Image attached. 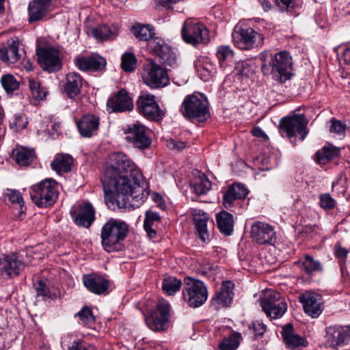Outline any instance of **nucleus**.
Returning <instances> with one entry per match:
<instances>
[{
	"label": "nucleus",
	"mask_w": 350,
	"mask_h": 350,
	"mask_svg": "<svg viewBox=\"0 0 350 350\" xmlns=\"http://www.w3.org/2000/svg\"><path fill=\"white\" fill-rule=\"evenodd\" d=\"M150 53L159 57L161 62L171 67L176 66V57L171 47L161 38L152 37L148 42Z\"/></svg>",
	"instance_id": "4468645a"
},
{
	"label": "nucleus",
	"mask_w": 350,
	"mask_h": 350,
	"mask_svg": "<svg viewBox=\"0 0 350 350\" xmlns=\"http://www.w3.org/2000/svg\"><path fill=\"white\" fill-rule=\"evenodd\" d=\"M161 217L157 212L148 211L146 213V217L144 221V228L150 238H154L157 232L153 227L156 226V224L159 223Z\"/></svg>",
	"instance_id": "58836bf2"
},
{
	"label": "nucleus",
	"mask_w": 350,
	"mask_h": 350,
	"mask_svg": "<svg viewBox=\"0 0 350 350\" xmlns=\"http://www.w3.org/2000/svg\"><path fill=\"white\" fill-rule=\"evenodd\" d=\"M342 58L345 64L350 65V44L345 46L342 53Z\"/></svg>",
	"instance_id": "69168bd1"
},
{
	"label": "nucleus",
	"mask_w": 350,
	"mask_h": 350,
	"mask_svg": "<svg viewBox=\"0 0 350 350\" xmlns=\"http://www.w3.org/2000/svg\"><path fill=\"white\" fill-rule=\"evenodd\" d=\"M137 106L140 113L147 119L159 120L164 116V111L159 108L152 94L142 93L138 98Z\"/></svg>",
	"instance_id": "2eb2a0df"
},
{
	"label": "nucleus",
	"mask_w": 350,
	"mask_h": 350,
	"mask_svg": "<svg viewBox=\"0 0 350 350\" xmlns=\"http://www.w3.org/2000/svg\"><path fill=\"white\" fill-rule=\"evenodd\" d=\"M193 191L198 196L206 194L211 187L210 180L202 174L191 184Z\"/></svg>",
	"instance_id": "79ce46f5"
},
{
	"label": "nucleus",
	"mask_w": 350,
	"mask_h": 350,
	"mask_svg": "<svg viewBox=\"0 0 350 350\" xmlns=\"http://www.w3.org/2000/svg\"><path fill=\"white\" fill-rule=\"evenodd\" d=\"M181 280L175 277L167 276L162 282V289L168 295H172L180 288Z\"/></svg>",
	"instance_id": "37998d69"
},
{
	"label": "nucleus",
	"mask_w": 350,
	"mask_h": 350,
	"mask_svg": "<svg viewBox=\"0 0 350 350\" xmlns=\"http://www.w3.org/2000/svg\"><path fill=\"white\" fill-rule=\"evenodd\" d=\"M340 149L331 144L325 146L321 150L317 152L315 159L319 164H325L335 157H338Z\"/></svg>",
	"instance_id": "4c0bfd02"
},
{
	"label": "nucleus",
	"mask_w": 350,
	"mask_h": 350,
	"mask_svg": "<svg viewBox=\"0 0 350 350\" xmlns=\"http://www.w3.org/2000/svg\"><path fill=\"white\" fill-rule=\"evenodd\" d=\"M92 36L101 41L113 40L119 34L118 28L113 25H101L91 29Z\"/></svg>",
	"instance_id": "7c9ffc66"
},
{
	"label": "nucleus",
	"mask_w": 350,
	"mask_h": 350,
	"mask_svg": "<svg viewBox=\"0 0 350 350\" xmlns=\"http://www.w3.org/2000/svg\"><path fill=\"white\" fill-rule=\"evenodd\" d=\"M28 124L27 118L22 113H16L10 120V126L14 131H19L25 129Z\"/></svg>",
	"instance_id": "8fccbe9b"
},
{
	"label": "nucleus",
	"mask_w": 350,
	"mask_h": 350,
	"mask_svg": "<svg viewBox=\"0 0 350 350\" xmlns=\"http://www.w3.org/2000/svg\"><path fill=\"white\" fill-rule=\"evenodd\" d=\"M196 69L200 78L204 81H209L215 72V66L208 60L199 62L196 64Z\"/></svg>",
	"instance_id": "a19ab883"
},
{
	"label": "nucleus",
	"mask_w": 350,
	"mask_h": 350,
	"mask_svg": "<svg viewBox=\"0 0 350 350\" xmlns=\"http://www.w3.org/2000/svg\"><path fill=\"white\" fill-rule=\"evenodd\" d=\"M295 264L308 275H312L314 272L321 271L322 269L321 263L309 255H305L298 261L295 262Z\"/></svg>",
	"instance_id": "e433bc0d"
},
{
	"label": "nucleus",
	"mask_w": 350,
	"mask_h": 350,
	"mask_svg": "<svg viewBox=\"0 0 350 350\" xmlns=\"http://www.w3.org/2000/svg\"><path fill=\"white\" fill-rule=\"evenodd\" d=\"M282 335L284 342L288 348L295 349L305 345V340L293 333V327L291 324L284 326Z\"/></svg>",
	"instance_id": "72a5a7b5"
},
{
	"label": "nucleus",
	"mask_w": 350,
	"mask_h": 350,
	"mask_svg": "<svg viewBox=\"0 0 350 350\" xmlns=\"http://www.w3.org/2000/svg\"><path fill=\"white\" fill-rule=\"evenodd\" d=\"M252 328L256 336H262L266 331L267 326L260 321L252 323Z\"/></svg>",
	"instance_id": "680f3d73"
},
{
	"label": "nucleus",
	"mask_w": 350,
	"mask_h": 350,
	"mask_svg": "<svg viewBox=\"0 0 350 350\" xmlns=\"http://www.w3.org/2000/svg\"><path fill=\"white\" fill-rule=\"evenodd\" d=\"M62 347L64 350H93L92 345L86 346L81 340H67L64 338L62 341Z\"/></svg>",
	"instance_id": "de8ad7c7"
},
{
	"label": "nucleus",
	"mask_w": 350,
	"mask_h": 350,
	"mask_svg": "<svg viewBox=\"0 0 350 350\" xmlns=\"http://www.w3.org/2000/svg\"><path fill=\"white\" fill-rule=\"evenodd\" d=\"M247 193L248 191L243 185L234 183L224 193L223 204L227 209L230 208L236 200L245 198Z\"/></svg>",
	"instance_id": "cd10ccee"
},
{
	"label": "nucleus",
	"mask_w": 350,
	"mask_h": 350,
	"mask_svg": "<svg viewBox=\"0 0 350 350\" xmlns=\"http://www.w3.org/2000/svg\"><path fill=\"white\" fill-rule=\"evenodd\" d=\"M83 85L81 77L77 72L66 75L64 83V91L70 98H75L80 92Z\"/></svg>",
	"instance_id": "c756f323"
},
{
	"label": "nucleus",
	"mask_w": 350,
	"mask_h": 350,
	"mask_svg": "<svg viewBox=\"0 0 350 350\" xmlns=\"http://www.w3.org/2000/svg\"><path fill=\"white\" fill-rule=\"evenodd\" d=\"M107 107L109 113L122 112L131 111L133 105L128 93L124 90H120L116 94L108 99Z\"/></svg>",
	"instance_id": "412c9836"
},
{
	"label": "nucleus",
	"mask_w": 350,
	"mask_h": 350,
	"mask_svg": "<svg viewBox=\"0 0 350 350\" xmlns=\"http://www.w3.org/2000/svg\"><path fill=\"white\" fill-rule=\"evenodd\" d=\"M12 158L19 166H28L35 159L36 154L33 149L20 146L13 150Z\"/></svg>",
	"instance_id": "473e14b6"
},
{
	"label": "nucleus",
	"mask_w": 350,
	"mask_h": 350,
	"mask_svg": "<svg viewBox=\"0 0 350 350\" xmlns=\"http://www.w3.org/2000/svg\"><path fill=\"white\" fill-rule=\"evenodd\" d=\"M320 204L323 208L332 209L335 206V200L329 193H325L320 197Z\"/></svg>",
	"instance_id": "13d9d810"
},
{
	"label": "nucleus",
	"mask_w": 350,
	"mask_h": 350,
	"mask_svg": "<svg viewBox=\"0 0 350 350\" xmlns=\"http://www.w3.org/2000/svg\"><path fill=\"white\" fill-rule=\"evenodd\" d=\"M77 126L80 135L83 137H91L97 134L100 119L93 114L83 116L78 121Z\"/></svg>",
	"instance_id": "a878e982"
},
{
	"label": "nucleus",
	"mask_w": 350,
	"mask_h": 350,
	"mask_svg": "<svg viewBox=\"0 0 350 350\" xmlns=\"http://www.w3.org/2000/svg\"><path fill=\"white\" fill-rule=\"evenodd\" d=\"M1 82L7 92H12L19 87L18 81L12 75H5L1 77Z\"/></svg>",
	"instance_id": "603ef678"
},
{
	"label": "nucleus",
	"mask_w": 350,
	"mask_h": 350,
	"mask_svg": "<svg viewBox=\"0 0 350 350\" xmlns=\"http://www.w3.org/2000/svg\"><path fill=\"white\" fill-rule=\"evenodd\" d=\"M306 314L312 318H317L323 312V306L321 295L306 291L299 297Z\"/></svg>",
	"instance_id": "aec40b11"
},
{
	"label": "nucleus",
	"mask_w": 350,
	"mask_h": 350,
	"mask_svg": "<svg viewBox=\"0 0 350 350\" xmlns=\"http://www.w3.org/2000/svg\"><path fill=\"white\" fill-rule=\"evenodd\" d=\"M34 288L38 297H50V290L44 282L39 280L34 284Z\"/></svg>",
	"instance_id": "6e6d98bb"
},
{
	"label": "nucleus",
	"mask_w": 350,
	"mask_h": 350,
	"mask_svg": "<svg viewBox=\"0 0 350 350\" xmlns=\"http://www.w3.org/2000/svg\"><path fill=\"white\" fill-rule=\"evenodd\" d=\"M252 134L258 137L268 138L266 133L259 127L254 128L252 131Z\"/></svg>",
	"instance_id": "338daca9"
},
{
	"label": "nucleus",
	"mask_w": 350,
	"mask_h": 350,
	"mask_svg": "<svg viewBox=\"0 0 350 350\" xmlns=\"http://www.w3.org/2000/svg\"><path fill=\"white\" fill-rule=\"evenodd\" d=\"M126 139L135 148L145 149L151 144L148 129L139 122L127 124L123 129Z\"/></svg>",
	"instance_id": "9b49d317"
},
{
	"label": "nucleus",
	"mask_w": 350,
	"mask_h": 350,
	"mask_svg": "<svg viewBox=\"0 0 350 350\" xmlns=\"http://www.w3.org/2000/svg\"><path fill=\"white\" fill-rule=\"evenodd\" d=\"M137 59L131 53H125L122 56L121 67L125 72H131L136 68Z\"/></svg>",
	"instance_id": "09e8293b"
},
{
	"label": "nucleus",
	"mask_w": 350,
	"mask_h": 350,
	"mask_svg": "<svg viewBox=\"0 0 350 350\" xmlns=\"http://www.w3.org/2000/svg\"><path fill=\"white\" fill-rule=\"evenodd\" d=\"M180 112L187 119L203 122L209 117L208 102L204 94L195 92L185 98Z\"/></svg>",
	"instance_id": "20e7f679"
},
{
	"label": "nucleus",
	"mask_w": 350,
	"mask_h": 350,
	"mask_svg": "<svg viewBox=\"0 0 350 350\" xmlns=\"http://www.w3.org/2000/svg\"><path fill=\"white\" fill-rule=\"evenodd\" d=\"M105 200L109 208H126L129 202L139 206L148 198L150 191L144 176L135 163L122 152L109 156L108 166L101 178Z\"/></svg>",
	"instance_id": "f257e3e1"
},
{
	"label": "nucleus",
	"mask_w": 350,
	"mask_h": 350,
	"mask_svg": "<svg viewBox=\"0 0 350 350\" xmlns=\"http://www.w3.org/2000/svg\"><path fill=\"white\" fill-rule=\"evenodd\" d=\"M234 56V52L228 46H220L217 48V57L221 66L232 62Z\"/></svg>",
	"instance_id": "49530a36"
},
{
	"label": "nucleus",
	"mask_w": 350,
	"mask_h": 350,
	"mask_svg": "<svg viewBox=\"0 0 350 350\" xmlns=\"http://www.w3.org/2000/svg\"><path fill=\"white\" fill-rule=\"evenodd\" d=\"M217 227L220 232L226 236H230L234 227V219L232 214L221 211L216 215Z\"/></svg>",
	"instance_id": "c9c22d12"
},
{
	"label": "nucleus",
	"mask_w": 350,
	"mask_h": 350,
	"mask_svg": "<svg viewBox=\"0 0 350 350\" xmlns=\"http://www.w3.org/2000/svg\"><path fill=\"white\" fill-rule=\"evenodd\" d=\"M131 31L135 37L140 41L148 42L154 35V29L150 25L141 23L134 25Z\"/></svg>",
	"instance_id": "ea45409f"
},
{
	"label": "nucleus",
	"mask_w": 350,
	"mask_h": 350,
	"mask_svg": "<svg viewBox=\"0 0 350 350\" xmlns=\"http://www.w3.org/2000/svg\"><path fill=\"white\" fill-rule=\"evenodd\" d=\"M53 0H33L28 5L29 22L42 20L51 10Z\"/></svg>",
	"instance_id": "4be33fe9"
},
{
	"label": "nucleus",
	"mask_w": 350,
	"mask_h": 350,
	"mask_svg": "<svg viewBox=\"0 0 350 350\" xmlns=\"http://www.w3.org/2000/svg\"><path fill=\"white\" fill-rule=\"evenodd\" d=\"M251 238L260 245H273L276 242V232L272 226L263 221H256L251 226Z\"/></svg>",
	"instance_id": "dca6fc26"
},
{
	"label": "nucleus",
	"mask_w": 350,
	"mask_h": 350,
	"mask_svg": "<svg viewBox=\"0 0 350 350\" xmlns=\"http://www.w3.org/2000/svg\"><path fill=\"white\" fill-rule=\"evenodd\" d=\"M241 334L234 332L224 338L219 345V350H236L240 343Z\"/></svg>",
	"instance_id": "c03bdc74"
},
{
	"label": "nucleus",
	"mask_w": 350,
	"mask_h": 350,
	"mask_svg": "<svg viewBox=\"0 0 350 350\" xmlns=\"http://www.w3.org/2000/svg\"><path fill=\"white\" fill-rule=\"evenodd\" d=\"M79 319L78 323L84 326L90 327L95 322V317L89 307L84 306L76 314Z\"/></svg>",
	"instance_id": "a18cd8bd"
},
{
	"label": "nucleus",
	"mask_w": 350,
	"mask_h": 350,
	"mask_svg": "<svg viewBox=\"0 0 350 350\" xmlns=\"http://www.w3.org/2000/svg\"><path fill=\"white\" fill-rule=\"evenodd\" d=\"M258 2L265 12H269L272 8V5L269 0H258Z\"/></svg>",
	"instance_id": "774afa93"
},
{
	"label": "nucleus",
	"mask_w": 350,
	"mask_h": 350,
	"mask_svg": "<svg viewBox=\"0 0 350 350\" xmlns=\"http://www.w3.org/2000/svg\"><path fill=\"white\" fill-rule=\"evenodd\" d=\"M346 180V177L340 176L336 181L332 183L333 190L336 191L338 193H342L344 194L346 190L345 186L344 185Z\"/></svg>",
	"instance_id": "052dcab7"
},
{
	"label": "nucleus",
	"mask_w": 350,
	"mask_h": 350,
	"mask_svg": "<svg viewBox=\"0 0 350 350\" xmlns=\"http://www.w3.org/2000/svg\"><path fill=\"white\" fill-rule=\"evenodd\" d=\"M142 77L144 83L152 89L162 88L170 83L167 70L154 62L144 65Z\"/></svg>",
	"instance_id": "6e6552de"
},
{
	"label": "nucleus",
	"mask_w": 350,
	"mask_h": 350,
	"mask_svg": "<svg viewBox=\"0 0 350 350\" xmlns=\"http://www.w3.org/2000/svg\"><path fill=\"white\" fill-rule=\"evenodd\" d=\"M20 42L18 40H8L6 46L0 49V59L8 64H14L21 59L22 55L19 53Z\"/></svg>",
	"instance_id": "bb28decb"
},
{
	"label": "nucleus",
	"mask_w": 350,
	"mask_h": 350,
	"mask_svg": "<svg viewBox=\"0 0 350 350\" xmlns=\"http://www.w3.org/2000/svg\"><path fill=\"white\" fill-rule=\"evenodd\" d=\"M274 2L281 12H290L295 7L294 0H274Z\"/></svg>",
	"instance_id": "4d7b16f0"
},
{
	"label": "nucleus",
	"mask_w": 350,
	"mask_h": 350,
	"mask_svg": "<svg viewBox=\"0 0 350 350\" xmlns=\"http://www.w3.org/2000/svg\"><path fill=\"white\" fill-rule=\"evenodd\" d=\"M83 282L89 291L96 295L105 294L109 287V281L96 273L83 275Z\"/></svg>",
	"instance_id": "393cba45"
},
{
	"label": "nucleus",
	"mask_w": 350,
	"mask_h": 350,
	"mask_svg": "<svg viewBox=\"0 0 350 350\" xmlns=\"http://www.w3.org/2000/svg\"><path fill=\"white\" fill-rule=\"evenodd\" d=\"M350 340V326L332 325L326 329L325 342L327 347L338 349Z\"/></svg>",
	"instance_id": "a211bd4d"
},
{
	"label": "nucleus",
	"mask_w": 350,
	"mask_h": 350,
	"mask_svg": "<svg viewBox=\"0 0 350 350\" xmlns=\"http://www.w3.org/2000/svg\"><path fill=\"white\" fill-rule=\"evenodd\" d=\"M331 125L329 131L338 135H344L346 130V124L340 120L332 118L330 120Z\"/></svg>",
	"instance_id": "864d4df0"
},
{
	"label": "nucleus",
	"mask_w": 350,
	"mask_h": 350,
	"mask_svg": "<svg viewBox=\"0 0 350 350\" xmlns=\"http://www.w3.org/2000/svg\"><path fill=\"white\" fill-rule=\"evenodd\" d=\"M147 326L154 332H164L170 325V304L163 299H159L157 308L145 319Z\"/></svg>",
	"instance_id": "0eeeda50"
},
{
	"label": "nucleus",
	"mask_w": 350,
	"mask_h": 350,
	"mask_svg": "<svg viewBox=\"0 0 350 350\" xmlns=\"http://www.w3.org/2000/svg\"><path fill=\"white\" fill-rule=\"evenodd\" d=\"M182 37L188 44L196 46L209 40L208 30L202 23L186 21L182 28Z\"/></svg>",
	"instance_id": "f8f14e48"
},
{
	"label": "nucleus",
	"mask_w": 350,
	"mask_h": 350,
	"mask_svg": "<svg viewBox=\"0 0 350 350\" xmlns=\"http://www.w3.org/2000/svg\"><path fill=\"white\" fill-rule=\"evenodd\" d=\"M6 196L8 199L12 202L19 204L21 206L23 203L22 196L20 192L16 190L8 189Z\"/></svg>",
	"instance_id": "bf43d9fd"
},
{
	"label": "nucleus",
	"mask_w": 350,
	"mask_h": 350,
	"mask_svg": "<svg viewBox=\"0 0 350 350\" xmlns=\"http://www.w3.org/2000/svg\"><path fill=\"white\" fill-rule=\"evenodd\" d=\"M23 267V263L16 254L7 256L0 259V276L10 278L12 275H17Z\"/></svg>",
	"instance_id": "b1692460"
},
{
	"label": "nucleus",
	"mask_w": 350,
	"mask_h": 350,
	"mask_svg": "<svg viewBox=\"0 0 350 350\" xmlns=\"http://www.w3.org/2000/svg\"><path fill=\"white\" fill-rule=\"evenodd\" d=\"M70 212L75 224L79 226L88 228L95 220L94 208L89 202L74 205Z\"/></svg>",
	"instance_id": "f3484780"
},
{
	"label": "nucleus",
	"mask_w": 350,
	"mask_h": 350,
	"mask_svg": "<svg viewBox=\"0 0 350 350\" xmlns=\"http://www.w3.org/2000/svg\"><path fill=\"white\" fill-rule=\"evenodd\" d=\"M29 87L33 96L37 100H42L46 96V92L41 88L38 81L33 79L28 80Z\"/></svg>",
	"instance_id": "3c124183"
},
{
	"label": "nucleus",
	"mask_w": 350,
	"mask_h": 350,
	"mask_svg": "<svg viewBox=\"0 0 350 350\" xmlns=\"http://www.w3.org/2000/svg\"><path fill=\"white\" fill-rule=\"evenodd\" d=\"M307 124L308 122L304 115H294L284 118L280 122L281 131L285 133L289 138L299 135L300 139L304 140L308 134Z\"/></svg>",
	"instance_id": "ddd939ff"
},
{
	"label": "nucleus",
	"mask_w": 350,
	"mask_h": 350,
	"mask_svg": "<svg viewBox=\"0 0 350 350\" xmlns=\"http://www.w3.org/2000/svg\"><path fill=\"white\" fill-rule=\"evenodd\" d=\"M193 217L196 229L200 239L204 242L208 239L207 231L208 217L205 212L198 209H195L193 211Z\"/></svg>",
	"instance_id": "2f4dec72"
},
{
	"label": "nucleus",
	"mask_w": 350,
	"mask_h": 350,
	"mask_svg": "<svg viewBox=\"0 0 350 350\" xmlns=\"http://www.w3.org/2000/svg\"><path fill=\"white\" fill-rule=\"evenodd\" d=\"M234 284L230 281L223 282L220 289L211 300L212 306L216 310L229 306L233 299Z\"/></svg>",
	"instance_id": "5701e85b"
},
{
	"label": "nucleus",
	"mask_w": 350,
	"mask_h": 350,
	"mask_svg": "<svg viewBox=\"0 0 350 350\" xmlns=\"http://www.w3.org/2000/svg\"><path fill=\"white\" fill-rule=\"evenodd\" d=\"M183 294L184 299L193 308L203 305L208 298V290L205 284L190 277L184 280Z\"/></svg>",
	"instance_id": "423d86ee"
},
{
	"label": "nucleus",
	"mask_w": 350,
	"mask_h": 350,
	"mask_svg": "<svg viewBox=\"0 0 350 350\" xmlns=\"http://www.w3.org/2000/svg\"><path fill=\"white\" fill-rule=\"evenodd\" d=\"M234 72L236 75L247 78L252 73V71L247 64L240 62L235 66Z\"/></svg>",
	"instance_id": "5fc2aeb1"
},
{
	"label": "nucleus",
	"mask_w": 350,
	"mask_h": 350,
	"mask_svg": "<svg viewBox=\"0 0 350 350\" xmlns=\"http://www.w3.org/2000/svg\"><path fill=\"white\" fill-rule=\"evenodd\" d=\"M32 202L39 207H46L55 203L57 197V183L52 178H46L30 187Z\"/></svg>",
	"instance_id": "39448f33"
},
{
	"label": "nucleus",
	"mask_w": 350,
	"mask_h": 350,
	"mask_svg": "<svg viewBox=\"0 0 350 350\" xmlns=\"http://www.w3.org/2000/svg\"><path fill=\"white\" fill-rule=\"evenodd\" d=\"M260 306L270 319L281 318L287 310V304L280 294L272 290L267 291L260 301Z\"/></svg>",
	"instance_id": "1a4fd4ad"
},
{
	"label": "nucleus",
	"mask_w": 350,
	"mask_h": 350,
	"mask_svg": "<svg viewBox=\"0 0 350 350\" xmlns=\"http://www.w3.org/2000/svg\"><path fill=\"white\" fill-rule=\"evenodd\" d=\"M262 62L261 70L265 75H271L272 79L280 83L290 80L292 73L293 61L290 54L282 51L273 55L269 51L259 55Z\"/></svg>",
	"instance_id": "f03ea898"
},
{
	"label": "nucleus",
	"mask_w": 350,
	"mask_h": 350,
	"mask_svg": "<svg viewBox=\"0 0 350 350\" xmlns=\"http://www.w3.org/2000/svg\"><path fill=\"white\" fill-rule=\"evenodd\" d=\"M129 232L127 224L120 219L110 218L100 231L101 243L105 250L111 252L116 245L124 241Z\"/></svg>",
	"instance_id": "7ed1b4c3"
},
{
	"label": "nucleus",
	"mask_w": 350,
	"mask_h": 350,
	"mask_svg": "<svg viewBox=\"0 0 350 350\" xmlns=\"http://www.w3.org/2000/svg\"><path fill=\"white\" fill-rule=\"evenodd\" d=\"M167 146L171 149L181 150L187 146V144L183 142L172 139L167 142Z\"/></svg>",
	"instance_id": "e2e57ef3"
},
{
	"label": "nucleus",
	"mask_w": 350,
	"mask_h": 350,
	"mask_svg": "<svg viewBox=\"0 0 350 350\" xmlns=\"http://www.w3.org/2000/svg\"><path fill=\"white\" fill-rule=\"evenodd\" d=\"M335 254L340 260H345L347 257L348 251L338 245L335 248Z\"/></svg>",
	"instance_id": "0e129e2a"
},
{
	"label": "nucleus",
	"mask_w": 350,
	"mask_h": 350,
	"mask_svg": "<svg viewBox=\"0 0 350 350\" xmlns=\"http://www.w3.org/2000/svg\"><path fill=\"white\" fill-rule=\"evenodd\" d=\"M38 60L41 67L49 72L61 68L59 53L52 47H45L37 51Z\"/></svg>",
	"instance_id": "6ab92c4d"
},
{
	"label": "nucleus",
	"mask_w": 350,
	"mask_h": 350,
	"mask_svg": "<svg viewBox=\"0 0 350 350\" xmlns=\"http://www.w3.org/2000/svg\"><path fill=\"white\" fill-rule=\"evenodd\" d=\"M75 65L81 70H98L106 65L105 59L100 56L78 57L75 60Z\"/></svg>",
	"instance_id": "c85d7f7f"
},
{
	"label": "nucleus",
	"mask_w": 350,
	"mask_h": 350,
	"mask_svg": "<svg viewBox=\"0 0 350 350\" xmlns=\"http://www.w3.org/2000/svg\"><path fill=\"white\" fill-rule=\"evenodd\" d=\"M232 36L235 46L242 50L260 47L263 44L262 36L251 27L236 28Z\"/></svg>",
	"instance_id": "9d476101"
},
{
	"label": "nucleus",
	"mask_w": 350,
	"mask_h": 350,
	"mask_svg": "<svg viewBox=\"0 0 350 350\" xmlns=\"http://www.w3.org/2000/svg\"><path fill=\"white\" fill-rule=\"evenodd\" d=\"M72 157L68 154H57L51 163V168L57 173L68 172L71 170Z\"/></svg>",
	"instance_id": "f704fd0d"
}]
</instances>
